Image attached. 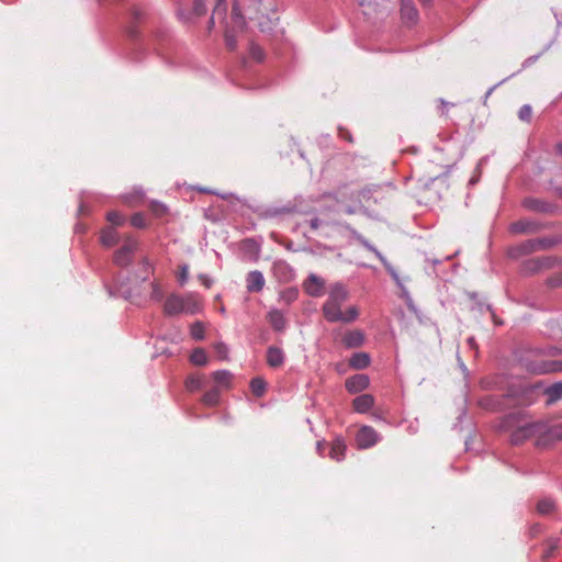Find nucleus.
<instances>
[{"label": "nucleus", "instance_id": "obj_1", "mask_svg": "<svg viewBox=\"0 0 562 562\" xmlns=\"http://www.w3.org/2000/svg\"><path fill=\"white\" fill-rule=\"evenodd\" d=\"M348 299V291L341 283H335L330 286L328 297L323 304L322 311L324 317L329 323H352L359 316L357 306L351 305L346 311H342V304Z\"/></svg>", "mask_w": 562, "mask_h": 562}, {"label": "nucleus", "instance_id": "obj_2", "mask_svg": "<svg viewBox=\"0 0 562 562\" xmlns=\"http://www.w3.org/2000/svg\"><path fill=\"white\" fill-rule=\"evenodd\" d=\"M246 24L245 18L241 14V7L239 0H233V9L231 15V25H227L225 41L226 45L229 49H235L236 40H235V31L244 30Z\"/></svg>", "mask_w": 562, "mask_h": 562}, {"label": "nucleus", "instance_id": "obj_3", "mask_svg": "<svg viewBox=\"0 0 562 562\" xmlns=\"http://www.w3.org/2000/svg\"><path fill=\"white\" fill-rule=\"evenodd\" d=\"M381 440L380 434L371 426H362L356 435V443L359 449H369Z\"/></svg>", "mask_w": 562, "mask_h": 562}, {"label": "nucleus", "instance_id": "obj_4", "mask_svg": "<svg viewBox=\"0 0 562 562\" xmlns=\"http://www.w3.org/2000/svg\"><path fill=\"white\" fill-rule=\"evenodd\" d=\"M138 249V243L132 237H127L124 240L123 246L114 254V262L117 266L124 267L127 266L131 260L133 254Z\"/></svg>", "mask_w": 562, "mask_h": 562}, {"label": "nucleus", "instance_id": "obj_5", "mask_svg": "<svg viewBox=\"0 0 562 562\" xmlns=\"http://www.w3.org/2000/svg\"><path fill=\"white\" fill-rule=\"evenodd\" d=\"M541 428L542 426L539 423L525 422L512 434V441L516 445L520 443L525 439L536 435Z\"/></svg>", "mask_w": 562, "mask_h": 562}, {"label": "nucleus", "instance_id": "obj_6", "mask_svg": "<svg viewBox=\"0 0 562 562\" xmlns=\"http://www.w3.org/2000/svg\"><path fill=\"white\" fill-rule=\"evenodd\" d=\"M525 367L529 372L535 374H544L560 370V366L558 362L546 360L528 361L526 359Z\"/></svg>", "mask_w": 562, "mask_h": 562}, {"label": "nucleus", "instance_id": "obj_7", "mask_svg": "<svg viewBox=\"0 0 562 562\" xmlns=\"http://www.w3.org/2000/svg\"><path fill=\"white\" fill-rule=\"evenodd\" d=\"M325 281L316 274H310L304 283L305 292L311 295L318 297L324 294Z\"/></svg>", "mask_w": 562, "mask_h": 562}, {"label": "nucleus", "instance_id": "obj_8", "mask_svg": "<svg viewBox=\"0 0 562 562\" xmlns=\"http://www.w3.org/2000/svg\"><path fill=\"white\" fill-rule=\"evenodd\" d=\"M370 384V379L366 374H355L346 380V389L350 393H359L366 390Z\"/></svg>", "mask_w": 562, "mask_h": 562}, {"label": "nucleus", "instance_id": "obj_9", "mask_svg": "<svg viewBox=\"0 0 562 562\" xmlns=\"http://www.w3.org/2000/svg\"><path fill=\"white\" fill-rule=\"evenodd\" d=\"M183 299V312L186 314H196L202 310V301L199 294L188 293L182 296Z\"/></svg>", "mask_w": 562, "mask_h": 562}, {"label": "nucleus", "instance_id": "obj_10", "mask_svg": "<svg viewBox=\"0 0 562 562\" xmlns=\"http://www.w3.org/2000/svg\"><path fill=\"white\" fill-rule=\"evenodd\" d=\"M165 313L167 315H177L183 312V299L181 295L172 294L170 295L165 303L164 306Z\"/></svg>", "mask_w": 562, "mask_h": 562}, {"label": "nucleus", "instance_id": "obj_11", "mask_svg": "<svg viewBox=\"0 0 562 562\" xmlns=\"http://www.w3.org/2000/svg\"><path fill=\"white\" fill-rule=\"evenodd\" d=\"M364 342V334L360 329L349 330L342 337L346 348H358Z\"/></svg>", "mask_w": 562, "mask_h": 562}, {"label": "nucleus", "instance_id": "obj_12", "mask_svg": "<svg viewBox=\"0 0 562 562\" xmlns=\"http://www.w3.org/2000/svg\"><path fill=\"white\" fill-rule=\"evenodd\" d=\"M373 405L374 397L371 394H362L357 396L352 402L353 409L360 414L369 412Z\"/></svg>", "mask_w": 562, "mask_h": 562}, {"label": "nucleus", "instance_id": "obj_13", "mask_svg": "<svg viewBox=\"0 0 562 562\" xmlns=\"http://www.w3.org/2000/svg\"><path fill=\"white\" fill-rule=\"evenodd\" d=\"M246 281L247 290L249 292H260L265 286L263 274L258 270L249 272Z\"/></svg>", "mask_w": 562, "mask_h": 562}, {"label": "nucleus", "instance_id": "obj_14", "mask_svg": "<svg viewBox=\"0 0 562 562\" xmlns=\"http://www.w3.org/2000/svg\"><path fill=\"white\" fill-rule=\"evenodd\" d=\"M347 450V445L342 437H336L331 441L330 450H329V457L333 460L341 461L345 458V453Z\"/></svg>", "mask_w": 562, "mask_h": 562}, {"label": "nucleus", "instance_id": "obj_15", "mask_svg": "<svg viewBox=\"0 0 562 562\" xmlns=\"http://www.w3.org/2000/svg\"><path fill=\"white\" fill-rule=\"evenodd\" d=\"M284 362V352L282 349L271 346L267 350V363L271 368H280Z\"/></svg>", "mask_w": 562, "mask_h": 562}, {"label": "nucleus", "instance_id": "obj_16", "mask_svg": "<svg viewBox=\"0 0 562 562\" xmlns=\"http://www.w3.org/2000/svg\"><path fill=\"white\" fill-rule=\"evenodd\" d=\"M273 273L282 281H289L293 278L291 267L283 260L276 261L272 267Z\"/></svg>", "mask_w": 562, "mask_h": 562}, {"label": "nucleus", "instance_id": "obj_17", "mask_svg": "<svg viewBox=\"0 0 562 562\" xmlns=\"http://www.w3.org/2000/svg\"><path fill=\"white\" fill-rule=\"evenodd\" d=\"M268 321L272 328L277 331H283L286 327V319L283 313L279 310H271L268 313Z\"/></svg>", "mask_w": 562, "mask_h": 562}, {"label": "nucleus", "instance_id": "obj_18", "mask_svg": "<svg viewBox=\"0 0 562 562\" xmlns=\"http://www.w3.org/2000/svg\"><path fill=\"white\" fill-rule=\"evenodd\" d=\"M401 14L405 22L415 23L418 18V12L409 0H403L401 5Z\"/></svg>", "mask_w": 562, "mask_h": 562}, {"label": "nucleus", "instance_id": "obj_19", "mask_svg": "<svg viewBox=\"0 0 562 562\" xmlns=\"http://www.w3.org/2000/svg\"><path fill=\"white\" fill-rule=\"evenodd\" d=\"M362 245L370 251H372L379 259L380 261L383 263V266L386 268V270L390 272V274L392 276V278L398 282V276L395 271V269L391 266V263L386 260V258L374 247L372 246L370 243H368L367 240H363L362 241Z\"/></svg>", "mask_w": 562, "mask_h": 562}, {"label": "nucleus", "instance_id": "obj_20", "mask_svg": "<svg viewBox=\"0 0 562 562\" xmlns=\"http://www.w3.org/2000/svg\"><path fill=\"white\" fill-rule=\"evenodd\" d=\"M547 396V404H553L562 398V382L553 383L544 390Z\"/></svg>", "mask_w": 562, "mask_h": 562}, {"label": "nucleus", "instance_id": "obj_21", "mask_svg": "<svg viewBox=\"0 0 562 562\" xmlns=\"http://www.w3.org/2000/svg\"><path fill=\"white\" fill-rule=\"evenodd\" d=\"M522 205L527 210L535 211V212H541V213L548 212L550 210V205L547 202H544L542 200H538V199H532V198L525 199L522 202Z\"/></svg>", "mask_w": 562, "mask_h": 562}, {"label": "nucleus", "instance_id": "obj_22", "mask_svg": "<svg viewBox=\"0 0 562 562\" xmlns=\"http://www.w3.org/2000/svg\"><path fill=\"white\" fill-rule=\"evenodd\" d=\"M349 363L353 369L362 370L370 364V357L366 352H357L350 358Z\"/></svg>", "mask_w": 562, "mask_h": 562}, {"label": "nucleus", "instance_id": "obj_23", "mask_svg": "<svg viewBox=\"0 0 562 562\" xmlns=\"http://www.w3.org/2000/svg\"><path fill=\"white\" fill-rule=\"evenodd\" d=\"M119 241V234L117 232L112 228H105L101 233V243L106 247H112Z\"/></svg>", "mask_w": 562, "mask_h": 562}, {"label": "nucleus", "instance_id": "obj_24", "mask_svg": "<svg viewBox=\"0 0 562 562\" xmlns=\"http://www.w3.org/2000/svg\"><path fill=\"white\" fill-rule=\"evenodd\" d=\"M226 0H217L210 19V24L213 25L216 18L223 19L226 14Z\"/></svg>", "mask_w": 562, "mask_h": 562}, {"label": "nucleus", "instance_id": "obj_25", "mask_svg": "<svg viewBox=\"0 0 562 562\" xmlns=\"http://www.w3.org/2000/svg\"><path fill=\"white\" fill-rule=\"evenodd\" d=\"M555 508V504L551 498H542L537 504V510L541 515L551 514Z\"/></svg>", "mask_w": 562, "mask_h": 562}, {"label": "nucleus", "instance_id": "obj_26", "mask_svg": "<svg viewBox=\"0 0 562 562\" xmlns=\"http://www.w3.org/2000/svg\"><path fill=\"white\" fill-rule=\"evenodd\" d=\"M190 360L196 366H205L207 363V355L202 348H196L191 353Z\"/></svg>", "mask_w": 562, "mask_h": 562}, {"label": "nucleus", "instance_id": "obj_27", "mask_svg": "<svg viewBox=\"0 0 562 562\" xmlns=\"http://www.w3.org/2000/svg\"><path fill=\"white\" fill-rule=\"evenodd\" d=\"M536 229H537V226L529 221H519L512 225V231L515 233L533 232Z\"/></svg>", "mask_w": 562, "mask_h": 562}, {"label": "nucleus", "instance_id": "obj_28", "mask_svg": "<svg viewBox=\"0 0 562 562\" xmlns=\"http://www.w3.org/2000/svg\"><path fill=\"white\" fill-rule=\"evenodd\" d=\"M266 382L261 378H255L250 382V389L256 396H262L266 392Z\"/></svg>", "mask_w": 562, "mask_h": 562}, {"label": "nucleus", "instance_id": "obj_29", "mask_svg": "<svg viewBox=\"0 0 562 562\" xmlns=\"http://www.w3.org/2000/svg\"><path fill=\"white\" fill-rule=\"evenodd\" d=\"M218 401H220V391L216 387L210 390L203 396V403L207 406H214L218 403Z\"/></svg>", "mask_w": 562, "mask_h": 562}, {"label": "nucleus", "instance_id": "obj_30", "mask_svg": "<svg viewBox=\"0 0 562 562\" xmlns=\"http://www.w3.org/2000/svg\"><path fill=\"white\" fill-rule=\"evenodd\" d=\"M558 244L555 238H540L532 244V249H548Z\"/></svg>", "mask_w": 562, "mask_h": 562}, {"label": "nucleus", "instance_id": "obj_31", "mask_svg": "<svg viewBox=\"0 0 562 562\" xmlns=\"http://www.w3.org/2000/svg\"><path fill=\"white\" fill-rule=\"evenodd\" d=\"M231 376L232 374L226 370H220L213 373V379L215 380V382L223 386L228 385Z\"/></svg>", "mask_w": 562, "mask_h": 562}, {"label": "nucleus", "instance_id": "obj_32", "mask_svg": "<svg viewBox=\"0 0 562 562\" xmlns=\"http://www.w3.org/2000/svg\"><path fill=\"white\" fill-rule=\"evenodd\" d=\"M191 336L195 340H202L204 338V325L201 322H195L191 326Z\"/></svg>", "mask_w": 562, "mask_h": 562}, {"label": "nucleus", "instance_id": "obj_33", "mask_svg": "<svg viewBox=\"0 0 562 562\" xmlns=\"http://www.w3.org/2000/svg\"><path fill=\"white\" fill-rule=\"evenodd\" d=\"M186 385L191 392L200 390L203 385V379L201 376H190L187 379Z\"/></svg>", "mask_w": 562, "mask_h": 562}, {"label": "nucleus", "instance_id": "obj_34", "mask_svg": "<svg viewBox=\"0 0 562 562\" xmlns=\"http://www.w3.org/2000/svg\"><path fill=\"white\" fill-rule=\"evenodd\" d=\"M150 286H151L150 300L154 302H160L164 297V291H162L161 286L156 282H151Z\"/></svg>", "mask_w": 562, "mask_h": 562}, {"label": "nucleus", "instance_id": "obj_35", "mask_svg": "<svg viewBox=\"0 0 562 562\" xmlns=\"http://www.w3.org/2000/svg\"><path fill=\"white\" fill-rule=\"evenodd\" d=\"M216 356L221 360H226L228 357V347L224 342H217L214 345Z\"/></svg>", "mask_w": 562, "mask_h": 562}, {"label": "nucleus", "instance_id": "obj_36", "mask_svg": "<svg viewBox=\"0 0 562 562\" xmlns=\"http://www.w3.org/2000/svg\"><path fill=\"white\" fill-rule=\"evenodd\" d=\"M106 218L114 225H122L125 221V217L115 211L109 212Z\"/></svg>", "mask_w": 562, "mask_h": 562}, {"label": "nucleus", "instance_id": "obj_37", "mask_svg": "<svg viewBox=\"0 0 562 562\" xmlns=\"http://www.w3.org/2000/svg\"><path fill=\"white\" fill-rule=\"evenodd\" d=\"M250 55L257 61L263 60V57H265V53H263L262 48L256 44L250 45Z\"/></svg>", "mask_w": 562, "mask_h": 562}, {"label": "nucleus", "instance_id": "obj_38", "mask_svg": "<svg viewBox=\"0 0 562 562\" xmlns=\"http://www.w3.org/2000/svg\"><path fill=\"white\" fill-rule=\"evenodd\" d=\"M131 223L134 227L143 228L146 226L145 216L140 213L134 214L131 218Z\"/></svg>", "mask_w": 562, "mask_h": 562}, {"label": "nucleus", "instance_id": "obj_39", "mask_svg": "<svg viewBox=\"0 0 562 562\" xmlns=\"http://www.w3.org/2000/svg\"><path fill=\"white\" fill-rule=\"evenodd\" d=\"M189 279V266L188 265H182L180 267V271H179V276H178V281L181 285H183Z\"/></svg>", "mask_w": 562, "mask_h": 562}, {"label": "nucleus", "instance_id": "obj_40", "mask_svg": "<svg viewBox=\"0 0 562 562\" xmlns=\"http://www.w3.org/2000/svg\"><path fill=\"white\" fill-rule=\"evenodd\" d=\"M531 114H532V110H531V106L528 104L522 105L518 113L519 119L522 121H529L531 117Z\"/></svg>", "mask_w": 562, "mask_h": 562}, {"label": "nucleus", "instance_id": "obj_41", "mask_svg": "<svg viewBox=\"0 0 562 562\" xmlns=\"http://www.w3.org/2000/svg\"><path fill=\"white\" fill-rule=\"evenodd\" d=\"M193 10L195 14L202 15L205 12L204 0H193Z\"/></svg>", "mask_w": 562, "mask_h": 562}, {"label": "nucleus", "instance_id": "obj_42", "mask_svg": "<svg viewBox=\"0 0 562 562\" xmlns=\"http://www.w3.org/2000/svg\"><path fill=\"white\" fill-rule=\"evenodd\" d=\"M142 267L144 269V276H143V280H146L147 277L149 276V273L151 272L153 268H151V265L149 263V261L147 260V258H144L143 261H142Z\"/></svg>", "mask_w": 562, "mask_h": 562}, {"label": "nucleus", "instance_id": "obj_43", "mask_svg": "<svg viewBox=\"0 0 562 562\" xmlns=\"http://www.w3.org/2000/svg\"><path fill=\"white\" fill-rule=\"evenodd\" d=\"M131 13L135 21L140 20L142 16L144 15V11L139 7H134Z\"/></svg>", "mask_w": 562, "mask_h": 562}, {"label": "nucleus", "instance_id": "obj_44", "mask_svg": "<svg viewBox=\"0 0 562 562\" xmlns=\"http://www.w3.org/2000/svg\"><path fill=\"white\" fill-rule=\"evenodd\" d=\"M550 286L557 288L562 285V274L559 277L550 278L549 279Z\"/></svg>", "mask_w": 562, "mask_h": 562}, {"label": "nucleus", "instance_id": "obj_45", "mask_svg": "<svg viewBox=\"0 0 562 562\" xmlns=\"http://www.w3.org/2000/svg\"><path fill=\"white\" fill-rule=\"evenodd\" d=\"M296 296V293L294 291H288L281 294V299L285 300L288 303H290L292 300H294Z\"/></svg>", "mask_w": 562, "mask_h": 562}, {"label": "nucleus", "instance_id": "obj_46", "mask_svg": "<svg viewBox=\"0 0 562 562\" xmlns=\"http://www.w3.org/2000/svg\"><path fill=\"white\" fill-rule=\"evenodd\" d=\"M199 279L201 280L202 284H204L206 288H210L212 285V280L206 274H200Z\"/></svg>", "mask_w": 562, "mask_h": 562}, {"label": "nucleus", "instance_id": "obj_47", "mask_svg": "<svg viewBox=\"0 0 562 562\" xmlns=\"http://www.w3.org/2000/svg\"><path fill=\"white\" fill-rule=\"evenodd\" d=\"M321 220L315 217L310 221V226L312 229H317L321 226Z\"/></svg>", "mask_w": 562, "mask_h": 562}, {"label": "nucleus", "instance_id": "obj_48", "mask_svg": "<svg viewBox=\"0 0 562 562\" xmlns=\"http://www.w3.org/2000/svg\"><path fill=\"white\" fill-rule=\"evenodd\" d=\"M407 306H408L409 311H412L415 315L418 316V308L416 307V305L414 304L412 299H408Z\"/></svg>", "mask_w": 562, "mask_h": 562}, {"label": "nucleus", "instance_id": "obj_49", "mask_svg": "<svg viewBox=\"0 0 562 562\" xmlns=\"http://www.w3.org/2000/svg\"><path fill=\"white\" fill-rule=\"evenodd\" d=\"M316 450H317L318 454L323 456L324 450H325V442L318 441L316 445Z\"/></svg>", "mask_w": 562, "mask_h": 562}, {"label": "nucleus", "instance_id": "obj_50", "mask_svg": "<svg viewBox=\"0 0 562 562\" xmlns=\"http://www.w3.org/2000/svg\"><path fill=\"white\" fill-rule=\"evenodd\" d=\"M259 27L262 32H265L267 29L265 27V23L263 22H259Z\"/></svg>", "mask_w": 562, "mask_h": 562}, {"label": "nucleus", "instance_id": "obj_51", "mask_svg": "<svg viewBox=\"0 0 562 562\" xmlns=\"http://www.w3.org/2000/svg\"><path fill=\"white\" fill-rule=\"evenodd\" d=\"M422 3L424 4H429L431 2V0H419Z\"/></svg>", "mask_w": 562, "mask_h": 562}, {"label": "nucleus", "instance_id": "obj_52", "mask_svg": "<svg viewBox=\"0 0 562 562\" xmlns=\"http://www.w3.org/2000/svg\"><path fill=\"white\" fill-rule=\"evenodd\" d=\"M160 207H161V214H164L167 209H166V206L164 204H161Z\"/></svg>", "mask_w": 562, "mask_h": 562}, {"label": "nucleus", "instance_id": "obj_53", "mask_svg": "<svg viewBox=\"0 0 562 562\" xmlns=\"http://www.w3.org/2000/svg\"><path fill=\"white\" fill-rule=\"evenodd\" d=\"M359 3H360V5H364L366 4V0H359Z\"/></svg>", "mask_w": 562, "mask_h": 562}, {"label": "nucleus", "instance_id": "obj_54", "mask_svg": "<svg viewBox=\"0 0 562 562\" xmlns=\"http://www.w3.org/2000/svg\"><path fill=\"white\" fill-rule=\"evenodd\" d=\"M492 91H493V88L487 91L486 97H488L492 93Z\"/></svg>", "mask_w": 562, "mask_h": 562}, {"label": "nucleus", "instance_id": "obj_55", "mask_svg": "<svg viewBox=\"0 0 562 562\" xmlns=\"http://www.w3.org/2000/svg\"><path fill=\"white\" fill-rule=\"evenodd\" d=\"M559 150L562 153V145L559 146Z\"/></svg>", "mask_w": 562, "mask_h": 562}]
</instances>
